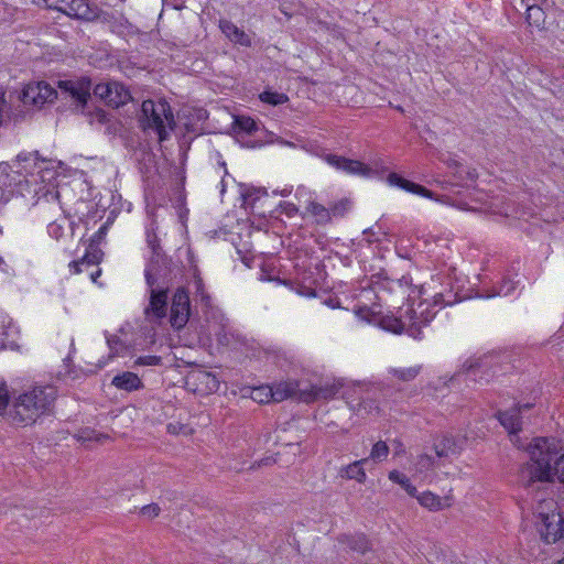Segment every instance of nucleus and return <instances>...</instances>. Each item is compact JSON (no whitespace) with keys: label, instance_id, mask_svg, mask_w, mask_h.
<instances>
[{"label":"nucleus","instance_id":"nucleus-30","mask_svg":"<svg viewBox=\"0 0 564 564\" xmlns=\"http://www.w3.org/2000/svg\"><path fill=\"white\" fill-rule=\"evenodd\" d=\"M445 285L449 286V289H444V291L436 292L433 295L434 305H453L463 299V296H460L458 292L454 291L453 282L449 278H446Z\"/></svg>","mask_w":564,"mask_h":564},{"label":"nucleus","instance_id":"nucleus-53","mask_svg":"<svg viewBox=\"0 0 564 564\" xmlns=\"http://www.w3.org/2000/svg\"><path fill=\"white\" fill-rule=\"evenodd\" d=\"M41 94L48 99V101L54 102L57 99L58 93L55 88H53L47 82L41 80Z\"/></svg>","mask_w":564,"mask_h":564},{"label":"nucleus","instance_id":"nucleus-9","mask_svg":"<svg viewBox=\"0 0 564 564\" xmlns=\"http://www.w3.org/2000/svg\"><path fill=\"white\" fill-rule=\"evenodd\" d=\"M416 311L409 307L404 314L399 317L394 315H384L380 318L379 325L391 333L402 334L405 332L409 336L419 339L422 335V329L417 325Z\"/></svg>","mask_w":564,"mask_h":564},{"label":"nucleus","instance_id":"nucleus-64","mask_svg":"<svg viewBox=\"0 0 564 564\" xmlns=\"http://www.w3.org/2000/svg\"><path fill=\"white\" fill-rule=\"evenodd\" d=\"M239 189L241 208L247 209V185L245 183H239Z\"/></svg>","mask_w":564,"mask_h":564},{"label":"nucleus","instance_id":"nucleus-6","mask_svg":"<svg viewBox=\"0 0 564 564\" xmlns=\"http://www.w3.org/2000/svg\"><path fill=\"white\" fill-rule=\"evenodd\" d=\"M111 223L112 219L109 217L107 221L97 230V232L93 235L88 240H85L84 237L80 239L83 243L87 242V248L85 254L80 259L73 260L69 263V268L73 273H80L82 265H98L102 261L104 251L99 248V246L105 240Z\"/></svg>","mask_w":564,"mask_h":564},{"label":"nucleus","instance_id":"nucleus-39","mask_svg":"<svg viewBox=\"0 0 564 564\" xmlns=\"http://www.w3.org/2000/svg\"><path fill=\"white\" fill-rule=\"evenodd\" d=\"M177 174L180 175L181 183L173 188V206L176 209L186 206L185 174L183 170H180Z\"/></svg>","mask_w":564,"mask_h":564},{"label":"nucleus","instance_id":"nucleus-59","mask_svg":"<svg viewBox=\"0 0 564 564\" xmlns=\"http://www.w3.org/2000/svg\"><path fill=\"white\" fill-rule=\"evenodd\" d=\"M106 132L108 134H117V132L121 128V123L119 120H117L115 117L111 118V121L109 123H106Z\"/></svg>","mask_w":564,"mask_h":564},{"label":"nucleus","instance_id":"nucleus-4","mask_svg":"<svg viewBox=\"0 0 564 564\" xmlns=\"http://www.w3.org/2000/svg\"><path fill=\"white\" fill-rule=\"evenodd\" d=\"M185 267L182 261H174L173 259H164V262H147L144 270V278L148 288L166 286L171 288L185 278Z\"/></svg>","mask_w":564,"mask_h":564},{"label":"nucleus","instance_id":"nucleus-33","mask_svg":"<svg viewBox=\"0 0 564 564\" xmlns=\"http://www.w3.org/2000/svg\"><path fill=\"white\" fill-rule=\"evenodd\" d=\"M221 32L235 43L247 45V34L237 28L231 21L221 20L219 24Z\"/></svg>","mask_w":564,"mask_h":564},{"label":"nucleus","instance_id":"nucleus-10","mask_svg":"<svg viewBox=\"0 0 564 564\" xmlns=\"http://www.w3.org/2000/svg\"><path fill=\"white\" fill-rule=\"evenodd\" d=\"M93 86V95L108 107L119 108L131 99L129 89L122 83L109 79Z\"/></svg>","mask_w":564,"mask_h":564},{"label":"nucleus","instance_id":"nucleus-58","mask_svg":"<svg viewBox=\"0 0 564 564\" xmlns=\"http://www.w3.org/2000/svg\"><path fill=\"white\" fill-rule=\"evenodd\" d=\"M9 119H13L14 122H21L25 117V111L19 106L17 109H10L7 112Z\"/></svg>","mask_w":564,"mask_h":564},{"label":"nucleus","instance_id":"nucleus-1","mask_svg":"<svg viewBox=\"0 0 564 564\" xmlns=\"http://www.w3.org/2000/svg\"><path fill=\"white\" fill-rule=\"evenodd\" d=\"M527 451L531 459V464H527L523 470L529 474L527 487L535 481H553L554 476L564 485V454L557 457L558 451L553 438L536 437L529 444Z\"/></svg>","mask_w":564,"mask_h":564},{"label":"nucleus","instance_id":"nucleus-44","mask_svg":"<svg viewBox=\"0 0 564 564\" xmlns=\"http://www.w3.org/2000/svg\"><path fill=\"white\" fill-rule=\"evenodd\" d=\"M57 2H58V6H56V9L59 12H62V13H64V14L70 17V18H73V19L78 20V15L76 14V11H75L76 10L75 2L78 3L79 1H76V0H57ZM83 2H88V0H83Z\"/></svg>","mask_w":564,"mask_h":564},{"label":"nucleus","instance_id":"nucleus-43","mask_svg":"<svg viewBox=\"0 0 564 564\" xmlns=\"http://www.w3.org/2000/svg\"><path fill=\"white\" fill-rule=\"evenodd\" d=\"M107 345L110 349V357H116L119 355V349L121 350L127 349L126 344L120 339L118 335L108 334V332L105 333Z\"/></svg>","mask_w":564,"mask_h":564},{"label":"nucleus","instance_id":"nucleus-8","mask_svg":"<svg viewBox=\"0 0 564 564\" xmlns=\"http://www.w3.org/2000/svg\"><path fill=\"white\" fill-rule=\"evenodd\" d=\"M498 360L499 355L494 352L471 357L464 362L462 371L469 376L475 382H489L496 375L495 368L499 364Z\"/></svg>","mask_w":564,"mask_h":564},{"label":"nucleus","instance_id":"nucleus-13","mask_svg":"<svg viewBox=\"0 0 564 564\" xmlns=\"http://www.w3.org/2000/svg\"><path fill=\"white\" fill-rule=\"evenodd\" d=\"M186 384L192 386V390L199 394L216 393L220 388L218 377L202 368L192 370L187 373Z\"/></svg>","mask_w":564,"mask_h":564},{"label":"nucleus","instance_id":"nucleus-62","mask_svg":"<svg viewBox=\"0 0 564 564\" xmlns=\"http://www.w3.org/2000/svg\"><path fill=\"white\" fill-rule=\"evenodd\" d=\"M163 6L180 11L185 8V0H163Z\"/></svg>","mask_w":564,"mask_h":564},{"label":"nucleus","instance_id":"nucleus-31","mask_svg":"<svg viewBox=\"0 0 564 564\" xmlns=\"http://www.w3.org/2000/svg\"><path fill=\"white\" fill-rule=\"evenodd\" d=\"M367 458L356 460L345 467L339 469V476L345 479H355L360 484L366 481V471L364 469V464L367 462Z\"/></svg>","mask_w":564,"mask_h":564},{"label":"nucleus","instance_id":"nucleus-61","mask_svg":"<svg viewBox=\"0 0 564 564\" xmlns=\"http://www.w3.org/2000/svg\"><path fill=\"white\" fill-rule=\"evenodd\" d=\"M94 433H95V430H93V429H89V427L82 429L77 435V440L82 441L83 443L86 441H91L93 440L91 435Z\"/></svg>","mask_w":564,"mask_h":564},{"label":"nucleus","instance_id":"nucleus-14","mask_svg":"<svg viewBox=\"0 0 564 564\" xmlns=\"http://www.w3.org/2000/svg\"><path fill=\"white\" fill-rule=\"evenodd\" d=\"M323 158L329 165L349 175L370 177L376 174L369 165L359 160H352L333 153H327Z\"/></svg>","mask_w":564,"mask_h":564},{"label":"nucleus","instance_id":"nucleus-37","mask_svg":"<svg viewBox=\"0 0 564 564\" xmlns=\"http://www.w3.org/2000/svg\"><path fill=\"white\" fill-rule=\"evenodd\" d=\"M82 115L89 118L90 122L97 121L101 124L109 123L113 116L105 109L94 106L93 101L89 104L88 112H80Z\"/></svg>","mask_w":564,"mask_h":564},{"label":"nucleus","instance_id":"nucleus-41","mask_svg":"<svg viewBox=\"0 0 564 564\" xmlns=\"http://www.w3.org/2000/svg\"><path fill=\"white\" fill-rule=\"evenodd\" d=\"M259 99L268 105L271 106H279L283 105L289 101L288 95L283 93L272 91V90H264L259 95Z\"/></svg>","mask_w":564,"mask_h":564},{"label":"nucleus","instance_id":"nucleus-34","mask_svg":"<svg viewBox=\"0 0 564 564\" xmlns=\"http://www.w3.org/2000/svg\"><path fill=\"white\" fill-rule=\"evenodd\" d=\"M275 357L276 355L273 350L262 348L254 339L249 341V360L268 361Z\"/></svg>","mask_w":564,"mask_h":564},{"label":"nucleus","instance_id":"nucleus-36","mask_svg":"<svg viewBox=\"0 0 564 564\" xmlns=\"http://www.w3.org/2000/svg\"><path fill=\"white\" fill-rule=\"evenodd\" d=\"M388 477L391 481L400 485L409 496L416 497L417 489L411 484L409 477L405 474L394 469L389 473Z\"/></svg>","mask_w":564,"mask_h":564},{"label":"nucleus","instance_id":"nucleus-7","mask_svg":"<svg viewBox=\"0 0 564 564\" xmlns=\"http://www.w3.org/2000/svg\"><path fill=\"white\" fill-rule=\"evenodd\" d=\"M8 162L0 163V199L8 200L12 196H24L30 193V183L21 170H13Z\"/></svg>","mask_w":564,"mask_h":564},{"label":"nucleus","instance_id":"nucleus-27","mask_svg":"<svg viewBox=\"0 0 564 564\" xmlns=\"http://www.w3.org/2000/svg\"><path fill=\"white\" fill-rule=\"evenodd\" d=\"M497 415L501 425L511 434H517L522 430L520 409L512 408L507 411H499Z\"/></svg>","mask_w":564,"mask_h":564},{"label":"nucleus","instance_id":"nucleus-22","mask_svg":"<svg viewBox=\"0 0 564 564\" xmlns=\"http://www.w3.org/2000/svg\"><path fill=\"white\" fill-rule=\"evenodd\" d=\"M387 182L389 183V185L397 186L409 193L416 194L426 198H434V193L432 191H430L429 188L421 184L404 178L402 175L395 172H391L388 174Z\"/></svg>","mask_w":564,"mask_h":564},{"label":"nucleus","instance_id":"nucleus-50","mask_svg":"<svg viewBox=\"0 0 564 564\" xmlns=\"http://www.w3.org/2000/svg\"><path fill=\"white\" fill-rule=\"evenodd\" d=\"M151 257L149 258L148 262H164V259H173L172 257L167 256L166 252L163 250L161 245H155L153 248H151Z\"/></svg>","mask_w":564,"mask_h":564},{"label":"nucleus","instance_id":"nucleus-54","mask_svg":"<svg viewBox=\"0 0 564 564\" xmlns=\"http://www.w3.org/2000/svg\"><path fill=\"white\" fill-rule=\"evenodd\" d=\"M10 403V393L7 389L6 383L0 384V414H3L7 411V408Z\"/></svg>","mask_w":564,"mask_h":564},{"label":"nucleus","instance_id":"nucleus-48","mask_svg":"<svg viewBox=\"0 0 564 564\" xmlns=\"http://www.w3.org/2000/svg\"><path fill=\"white\" fill-rule=\"evenodd\" d=\"M420 370H421V367L394 369L393 375L402 381H411L419 375Z\"/></svg>","mask_w":564,"mask_h":564},{"label":"nucleus","instance_id":"nucleus-51","mask_svg":"<svg viewBox=\"0 0 564 564\" xmlns=\"http://www.w3.org/2000/svg\"><path fill=\"white\" fill-rule=\"evenodd\" d=\"M238 131H237V140L241 143L242 147H247V142H243L242 139L245 134H247V117L240 116L235 120Z\"/></svg>","mask_w":564,"mask_h":564},{"label":"nucleus","instance_id":"nucleus-26","mask_svg":"<svg viewBox=\"0 0 564 564\" xmlns=\"http://www.w3.org/2000/svg\"><path fill=\"white\" fill-rule=\"evenodd\" d=\"M47 163V161L40 156L39 151H33L29 153H20L17 156L15 164L18 170H21L23 174H25V177L28 175H33L35 167L39 165V163Z\"/></svg>","mask_w":564,"mask_h":564},{"label":"nucleus","instance_id":"nucleus-63","mask_svg":"<svg viewBox=\"0 0 564 564\" xmlns=\"http://www.w3.org/2000/svg\"><path fill=\"white\" fill-rule=\"evenodd\" d=\"M145 235H147V243L150 249L153 248L155 245H161L158 234L147 231Z\"/></svg>","mask_w":564,"mask_h":564},{"label":"nucleus","instance_id":"nucleus-40","mask_svg":"<svg viewBox=\"0 0 564 564\" xmlns=\"http://www.w3.org/2000/svg\"><path fill=\"white\" fill-rule=\"evenodd\" d=\"M251 392L249 394V398L252 399L254 402L259 404L269 403L272 400V387L270 386H260L251 388Z\"/></svg>","mask_w":564,"mask_h":564},{"label":"nucleus","instance_id":"nucleus-45","mask_svg":"<svg viewBox=\"0 0 564 564\" xmlns=\"http://www.w3.org/2000/svg\"><path fill=\"white\" fill-rule=\"evenodd\" d=\"M351 202L348 198H341L337 203L329 206L330 218L343 217L350 209Z\"/></svg>","mask_w":564,"mask_h":564},{"label":"nucleus","instance_id":"nucleus-60","mask_svg":"<svg viewBox=\"0 0 564 564\" xmlns=\"http://www.w3.org/2000/svg\"><path fill=\"white\" fill-rule=\"evenodd\" d=\"M449 170L455 171L454 175H458L459 178L463 180L462 174L459 173L458 169L462 167V164L456 161L455 159L448 158L446 161H444Z\"/></svg>","mask_w":564,"mask_h":564},{"label":"nucleus","instance_id":"nucleus-16","mask_svg":"<svg viewBox=\"0 0 564 564\" xmlns=\"http://www.w3.org/2000/svg\"><path fill=\"white\" fill-rule=\"evenodd\" d=\"M541 527L539 532L546 543L557 542L564 534V519L561 513H540Z\"/></svg>","mask_w":564,"mask_h":564},{"label":"nucleus","instance_id":"nucleus-29","mask_svg":"<svg viewBox=\"0 0 564 564\" xmlns=\"http://www.w3.org/2000/svg\"><path fill=\"white\" fill-rule=\"evenodd\" d=\"M434 449L438 457H448L460 452L457 441L452 435L445 434L440 440L435 441Z\"/></svg>","mask_w":564,"mask_h":564},{"label":"nucleus","instance_id":"nucleus-47","mask_svg":"<svg viewBox=\"0 0 564 564\" xmlns=\"http://www.w3.org/2000/svg\"><path fill=\"white\" fill-rule=\"evenodd\" d=\"M188 256H189L188 260L191 262V267L193 268V275L195 279L194 283H195V288H196V293H197V295H199L203 292H206L205 284L200 276L198 267L193 262V253H192L191 249H188Z\"/></svg>","mask_w":564,"mask_h":564},{"label":"nucleus","instance_id":"nucleus-19","mask_svg":"<svg viewBox=\"0 0 564 564\" xmlns=\"http://www.w3.org/2000/svg\"><path fill=\"white\" fill-rule=\"evenodd\" d=\"M76 3V14L78 15V20L85 22H100L102 24H109L113 19V15L117 12L102 10L95 1L88 0V2H83V0H78Z\"/></svg>","mask_w":564,"mask_h":564},{"label":"nucleus","instance_id":"nucleus-18","mask_svg":"<svg viewBox=\"0 0 564 564\" xmlns=\"http://www.w3.org/2000/svg\"><path fill=\"white\" fill-rule=\"evenodd\" d=\"M249 269H258L259 281L283 283L280 278V261L274 257H249Z\"/></svg>","mask_w":564,"mask_h":564},{"label":"nucleus","instance_id":"nucleus-25","mask_svg":"<svg viewBox=\"0 0 564 564\" xmlns=\"http://www.w3.org/2000/svg\"><path fill=\"white\" fill-rule=\"evenodd\" d=\"M303 390L300 389L297 381H283L272 387V400L271 402H281L289 398L299 397Z\"/></svg>","mask_w":564,"mask_h":564},{"label":"nucleus","instance_id":"nucleus-17","mask_svg":"<svg viewBox=\"0 0 564 564\" xmlns=\"http://www.w3.org/2000/svg\"><path fill=\"white\" fill-rule=\"evenodd\" d=\"M378 390L370 389L367 390L362 395L358 398H352V394H348V392H344V398H346V402L351 411L357 414H378L379 413V400H378Z\"/></svg>","mask_w":564,"mask_h":564},{"label":"nucleus","instance_id":"nucleus-28","mask_svg":"<svg viewBox=\"0 0 564 564\" xmlns=\"http://www.w3.org/2000/svg\"><path fill=\"white\" fill-rule=\"evenodd\" d=\"M109 30L118 36L126 37L138 33V29L124 17L123 13H116L108 24Z\"/></svg>","mask_w":564,"mask_h":564},{"label":"nucleus","instance_id":"nucleus-15","mask_svg":"<svg viewBox=\"0 0 564 564\" xmlns=\"http://www.w3.org/2000/svg\"><path fill=\"white\" fill-rule=\"evenodd\" d=\"M275 203L270 198L265 187L249 186V209L256 216L272 217Z\"/></svg>","mask_w":564,"mask_h":564},{"label":"nucleus","instance_id":"nucleus-2","mask_svg":"<svg viewBox=\"0 0 564 564\" xmlns=\"http://www.w3.org/2000/svg\"><path fill=\"white\" fill-rule=\"evenodd\" d=\"M56 399L52 387H35L20 394L9 411L14 422L32 424L43 414L50 413Z\"/></svg>","mask_w":564,"mask_h":564},{"label":"nucleus","instance_id":"nucleus-52","mask_svg":"<svg viewBox=\"0 0 564 564\" xmlns=\"http://www.w3.org/2000/svg\"><path fill=\"white\" fill-rule=\"evenodd\" d=\"M516 289V282L510 280L509 278H503L499 289L496 291L494 295H509Z\"/></svg>","mask_w":564,"mask_h":564},{"label":"nucleus","instance_id":"nucleus-38","mask_svg":"<svg viewBox=\"0 0 564 564\" xmlns=\"http://www.w3.org/2000/svg\"><path fill=\"white\" fill-rule=\"evenodd\" d=\"M525 20L530 25H534V26L541 29L544 26V23H545V12L539 6H535V4L529 6L527 8Z\"/></svg>","mask_w":564,"mask_h":564},{"label":"nucleus","instance_id":"nucleus-55","mask_svg":"<svg viewBox=\"0 0 564 564\" xmlns=\"http://www.w3.org/2000/svg\"><path fill=\"white\" fill-rule=\"evenodd\" d=\"M161 512V508L158 503H150L141 508L140 513L149 519L158 517Z\"/></svg>","mask_w":564,"mask_h":564},{"label":"nucleus","instance_id":"nucleus-24","mask_svg":"<svg viewBox=\"0 0 564 564\" xmlns=\"http://www.w3.org/2000/svg\"><path fill=\"white\" fill-rule=\"evenodd\" d=\"M111 384L117 389L127 392L139 391L144 388V384L139 376L131 371H124L122 373L116 375L111 380Z\"/></svg>","mask_w":564,"mask_h":564},{"label":"nucleus","instance_id":"nucleus-11","mask_svg":"<svg viewBox=\"0 0 564 564\" xmlns=\"http://www.w3.org/2000/svg\"><path fill=\"white\" fill-rule=\"evenodd\" d=\"M192 315V302L186 286H178L172 295L170 324L175 330L183 329Z\"/></svg>","mask_w":564,"mask_h":564},{"label":"nucleus","instance_id":"nucleus-46","mask_svg":"<svg viewBox=\"0 0 564 564\" xmlns=\"http://www.w3.org/2000/svg\"><path fill=\"white\" fill-rule=\"evenodd\" d=\"M388 454H389L388 445L386 444V442L379 441L372 446L371 453H370V458L373 460H382V459L387 458Z\"/></svg>","mask_w":564,"mask_h":564},{"label":"nucleus","instance_id":"nucleus-35","mask_svg":"<svg viewBox=\"0 0 564 564\" xmlns=\"http://www.w3.org/2000/svg\"><path fill=\"white\" fill-rule=\"evenodd\" d=\"M41 86L40 82L30 83L26 86L23 87V89L20 93L19 99L23 104V106H33L34 101L36 100V96L41 94Z\"/></svg>","mask_w":564,"mask_h":564},{"label":"nucleus","instance_id":"nucleus-57","mask_svg":"<svg viewBox=\"0 0 564 564\" xmlns=\"http://www.w3.org/2000/svg\"><path fill=\"white\" fill-rule=\"evenodd\" d=\"M147 214L151 218V223H150V226L147 228V231L155 232L156 234V231L159 229V225H158V221H156V218H155V207L150 209L149 204H148L147 205Z\"/></svg>","mask_w":564,"mask_h":564},{"label":"nucleus","instance_id":"nucleus-12","mask_svg":"<svg viewBox=\"0 0 564 564\" xmlns=\"http://www.w3.org/2000/svg\"><path fill=\"white\" fill-rule=\"evenodd\" d=\"M170 291L166 286L149 288V304L144 308V316L151 324L161 325L166 318Z\"/></svg>","mask_w":564,"mask_h":564},{"label":"nucleus","instance_id":"nucleus-21","mask_svg":"<svg viewBox=\"0 0 564 564\" xmlns=\"http://www.w3.org/2000/svg\"><path fill=\"white\" fill-rule=\"evenodd\" d=\"M337 542L345 544L352 552L365 555L372 550V543L362 532L341 533L337 536Z\"/></svg>","mask_w":564,"mask_h":564},{"label":"nucleus","instance_id":"nucleus-23","mask_svg":"<svg viewBox=\"0 0 564 564\" xmlns=\"http://www.w3.org/2000/svg\"><path fill=\"white\" fill-rule=\"evenodd\" d=\"M341 384L333 383L325 387H312L310 390H304L299 397V401L311 403L318 399H332L337 395Z\"/></svg>","mask_w":564,"mask_h":564},{"label":"nucleus","instance_id":"nucleus-49","mask_svg":"<svg viewBox=\"0 0 564 564\" xmlns=\"http://www.w3.org/2000/svg\"><path fill=\"white\" fill-rule=\"evenodd\" d=\"M162 357L155 356V355H148V356H140L138 357L134 362L133 367L139 366H162Z\"/></svg>","mask_w":564,"mask_h":564},{"label":"nucleus","instance_id":"nucleus-5","mask_svg":"<svg viewBox=\"0 0 564 564\" xmlns=\"http://www.w3.org/2000/svg\"><path fill=\"white\" fill-rule=\"evenodd\" d=\"M93 78L87 75L76 79H59L57 88L66 98H70L75 109L79 112H88L89 104L93 101Z\"/></svg>","mask_w":564,"mask_h":564},{"label":"nucleus","instance_id":"nucleus-42","mask_svg":"<svg viewBox=\"0 0 564 564\" xmlns=\"http://www.w3.org/2000/svg\"><path fill=\"white\" fill-rule=\"evenodd\" d=\"M310 212L317 217V221L319 224H327L330 221V210L329 207L326 208L319 203H311L310 205Z\"/></svg>","mask_w":564,"mask_h":564},{"label":"nucleus","instance_id":"nucleus-3","mask_svg":"<svg viewBox=\"0 0 564 564\" xmlns=\"http://www.w3.org/2000/svg\"><path fill=\"white\" fill-rule=\"evenodd\" d=\"M139 126L142 130L151 129L158 134L160 142L165 141L170 134L166 126L174 130L176 122L171 105L164 98L158 101L153 99L143 100L138 116Z\"/></svg>","mask_w":564,"mask_h":564},{"label":"nucleus","instance_id":"nucleus-56","mask_svg":"<svg viewBox=\"0 0 564 564\" xmlns=\"http://www.w3.org/2000/svg\"><path fill=\"white\" fill-rule=\"evenodd\" d=\"M279 207L281 208V213H284L289 217H293L299 212V208L290 202H281Z\"/></svg>","mask_w":564,"mask_h":564},{"label":"nucleus","instance_id":"nucleus-20","mask_svg":"<svg viewBox=\"0 0 564 564\" xmlns=\"http://www.w3.org/2000/svg\"><path fill=\"white\" fill-rule=\"evenodd\" d=\"M370 282L371 289L378 293L380 291H394L395 289L410 288L412 279L403 275L401 279L391 280L384 271H380L371 275Z\"/></svg>","mask_w":564,"mask_h":564},{"label":"nucleus","instance_id":"nucleus-32","mask_svg":"<svg viewBox=\"0 0 564 564\" xmlns=\"http://www.w3.org/2000/svg\"><path fill=\"white\" fill-rule=\"evenodd\" d=\"M415 498L422 507L429 509L430 511H440L451 506V503L444 502L440 496L433 494L432 491H424L421 495L416 494Z\"/></svg>","mask_w":564,"mask_h":564}]
</instances>
